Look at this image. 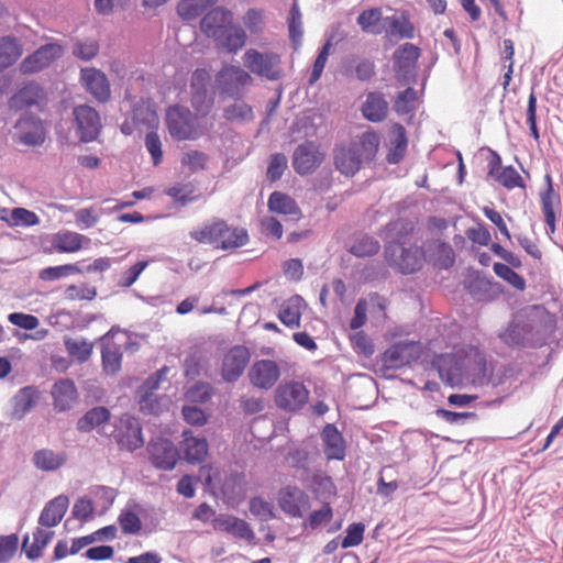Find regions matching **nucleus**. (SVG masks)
Returning a JSON list of instances; mask_svg holds the SVG:
<instances>
[{
  "label": "nucleus",
  "mask_w": 563,
  "mask_h": 563,
  "mask_svg": "<svg viewBox=\"0 0 563 563\" xmlns=\"http://www.w3.org/2000/svg\"><path fill=\"white\" fill-rule=\"evenodd\" d=\"M379 143V135L375 131H366L349 144L336 145L333 150L335 168L345 177H353L375 161Z\"/></svg>",
  "instance_id": "obj_1"
},
{
  "label": "nucleus",
  "mask_w": 563,
  "mask_h": 563,
  "mask_svg": "<svg viewBox=\"0 0 563 563\" xmlns=\"http://www.w3.org/2000/svg\"><path fill=\"white\" fill-rule=\"evenodd\" d=\"M189 236L198 243L211 244L223 251L236 250L250 241L246 229L230 225L221 218L205 222L201 228L190 231Z\"/></svg>",
  "instance_id": "obj_2"
},
{
  "label": "nucleus",
  "mask_w": 563,
  "mask_h": 563,
  "mask_svg": "<svg viewBox=\"0 0 563 563\" xmlns=\"http://www.w3.org/2000/svg\"><path fill=\"white\" fill-rule=\"evenodd\" d=\"M384 253L388 265L404 275L413 274L423 266V249L416 244L386 243Z\"/></svg>",
  "instance_id": "obj_3"
},
{
  "label": "nucleus",
  "mask_w": 563,
  "mask_h": 563,
  "mask_svg": "<svg viewBox=\"0 0 563 563\" xmlns=\"http://www.w3.org/2000/svg\"><path fill=\"white\" fill-rule=\"evenodd\" d=\"M242 59L251 74L269 81L280 80L285 75L282 67V56L274 51L249 48Z\"/></svg>",
  "instance_id": "obj_4"
},
{
  "label": "nucleus",
  "mask_w": 563,
  "mask_h": 563,
  "mask_svg": "<svg viewBox=\"0 0 563 563\" xmlns=\"http://www.w3.org/2000/svg\"><path fill=\"white\" fill-rule=\"evenodd\" d=\"M420 48L412 43L401 44L393 53V70L397 82L401 86L417 81Z\"/></svg>",
  "instance_id": "obj_5"
},
{
  "label": "nucleus",
  "mask_w": 563,
  "mask_h": 563,
  "mask_svg": "<svg viewBox=\"0 0 563 563\" xmlns=\"http://www.w3.org/2000/svg\"><path fill=\"white\" fill-rule=\"evenodd\" d=\"M253 82L251 74L240 66H224L216 76V84L221 95L241 100L245 89Z\"/></svg>",
  "instance_id": "obj_6"
},
{
  "label": "nucleus",
  "mask_w": 563,
  "mask_h": 563,
  "mask_svg": "<svg viewBox=\"0 0 563 563\" xmlns=\"http://www.w3.org/2000/svg\"><path fill=\"white\" fill-rule=\"evenodd\" d=\"M112 437L120 450L134 452L144 445L142 426L137 418L124 413L113 423Z\"/></svg>",
  "instance_id": "obj_7"
},
{
  "label": "nucleus",
  "mask_w": 563,
  "mask_h": 563,
  "mask_svg": "<svg viewBox=\"0 0 563 563\" xmlns=\"http://www.w3.org/2000/svg\"><path fill=\"white\" fill-rule=\"evenodd\" d=\"M466 360L452 353H445L434 356L432 367L437 369L441 380L450 387H460L465 384Z\"/></svg>",
  "instance_id": "obj_8"
},
{
  "label": "nucleus",
  "mask_w": 563,
  "mask_h": 563,
  "mask_svg": "<svg viewBox=\"0 0 563 563\" xmlns=\"http://www.w3.org/2000/svg\"><path fill=\"white\" fill-rule=\"evenodd\" d=\"M309 399V390L303 383L290 380L282 383L275 390V405L283 411L296 412L305 407Z\"/></svg>",
  "instance_id": "obj_9"
},
{
  "label": "nucleus",
  "mask_w": 563,
  "mask_h": 563,
  "mask_svg": "<svg viewBox=\"0 0 563 563\" xmlns=\"http://www.w3.org/2000/svg\"><path fill=\"white\" fill-rule=\"evenodd\" d=\"M166 125L172 137L178 141L196 139L195 117L184 106L175 104L167 109Z\"/></svg>",
  "instance_id": "obj_10"
},
{
  "label": "nucleus",
  "mask_w": 563,
  "mask_h": 563,
  "mask_svg": "<svg viewBox=\"0 0 563 563\" xmlns=\"http://www.w3.org/2000/svg\"><path fill=\"white\" fill-rule=\"evenodd\" d=\"M554 325L538 311L525 313V349H539L547 344Z\"/></svg>",
  "instance_id": "obj_11"
},
{
  "label": "nucleus",
  "mask_w": 563,
  "mask_h": 563,
  "mask_svg": "<svg viewBox=\"0 0 563 563\" xmlns=\"http://www.w3.org/2000/svg\"><path fill=\"white\" fill-rule=\"evenodd\" d=\"M146 452L152 465L162 471H172L175 468L179 452L176 445L166 438L152 439L146 445Z\"/></svg>",
  "instance_id": "obj_12"
},
{
  "label": "nucleus",
  "mask_w": 563,
  "mask_h": 563,
  "mask_svg": "<svg viewBox=\"0 0 563 563\" xmlns=\"http://www.w3.org/2000/svg\"><path fill=\"white\" fill-rule=\"evenodd\" d=\"M421 345L417 341H399L390 345L382 356V362L386 368H401L410 365L420 358Z\"/></svg>",
  "instance_id": "obj_13"
},
{
  "label": "nucleus",
  "mask_w": 563,
  "mask_h": 563,
  "mask_svg": "<svg viewBox=\"0 0 563 563\" xmlns=\"http://www.w3.org/2000/svg\"><path fill=\"white\" fill-rule=\"evenodd\" d=\"M64 48L58 43H46L41 45L32 54L24 57L20 64V71L23 75L36 74L47 68L53 62L60 58Z\"/></svg>",
  "instance_id": "obj_14"
},
{
  "label": "nucleus",
  "mask_w": 563,
  "mask_h": 563,
  "mask_svg": "<svg viewBox=\"0 0 563 563\" xmlns=\"http://www.w3.org/2000/svg\"><path fill=\"white\" fill-rule=\"evenodd\" d=\"M210 80L205 68H197L191 75V106L201 115H207L213 107V93L209 92Z\"/></svg>",
  "instance_id": "obj_15"
},
{
  "label": "nucleus",
  "mask_w": 563,
  "mask_h": 563,
  "mask_svg": "<svg viewBox=\"0 0 563 563\" xmlns=\"http://www.w3.org/2000/svg\"><path fill=\"white\" fill-rule=\"evenodd\" d=\"M76 134L82 143L97 140L101 131L99 113L88 104H80L73 110Z\"/></svg>",
  "instance_id": "obj_16"
},
{
  "label": "nucleus",
  "mask_w": 563,
  "mask_h": 563,
  "mask_svg": "<svg viewBox=\"0 0 563 563\" xmlns=\"http://www.w3.org/2000/svg\"><path fill=\"white\" fill-rule=\"evenodd\" d=\"M324 154L314 141L299 144L292 154V167L300 176L312 174L323 162Z\"/></svg>",
  "instance_id": "obj_17"
},
{
  "label": "nucleus",
  "mask_w": 563,
  "mask_h": 563,
  "mask_svg": "<svg viewBox=\"0 0 563 563\" xmlns=\"http://www.w3.org/2000/svg\"><path fill=\"white\" fill-rule=\"evenodd\" d=\"M251 360L250 350L244 345H233L225 354L221 364V376L227 383L236 382Z\"/></svg>",
  "instance_id": "obj_18"
},
{
  "label": "nucleus",
  "mask_w": 563,
  "mask_h": 563,
  "mask_svg": "<svg viewBox=\"0 0 563 563\" xmlns=\"http://www.w3.org/2000/svg\"><path fill=\"white\" fill-rule=\"evenodd\" d=\"M47 95L45 89L35 80L25 82L9 99L11 110L21 111L31 107H41L46 103Z\"/></svg>",
  "instance_id": "obj_19"
},
{
  "label": "nucleus",
  "mask_w": 563,
  "mask_h": 563,
  "mask_svg": "<svg viewBox=\"0 0 563 563\" xmlns=\"http://www.w3.org/2000/svg\"><path fill=\"white\" fill-rule=\"evenodd\" d=\"M250 383L260 389H271L280 377V368L275 361H255L247 373Z\"/></svg>",
  "instance_id": "obj_20"
},
{
  "label": "nucleus",
  "mask_w": 563,
  "mask_h": 563,
  "mask_svg": "<svg viewBox=\"0 0 563 563\" xmlns=\"http://www.w3.org/2000/svg\"><path fill=\"white\" fill-rule=\"evenodd\" d=\"M80 81L85 89L99 102L110 99V84L104 73L97 68H84L80 70Z\"/></svg>",
  "instance_id": "obj_21"
},
{
  "label": "nucleus",
  "mask_w": 563,
  "mask_h": 563,
  "mask_svg": "<svg viewBox=\"0 0 563 563\" xmlns=\"http://www.w3.org/2000/svg\"><path fill=\"white\" fill-rule=\"evenodd\" d=\"M216 46L228 53H236L246 43L247 35L239 24L229 22L223 29L217 33H212Z\"/></svg>",
  "instance_id": "obj_22"
},
{
  "label": "nucleus",
  "mask_w": 563,
  "mask_h": 563,
  "mask_svg": "<svg viewBox=\"0 0 563 563\" xmlns=\"http://www.w3.org/2000/svg\"><path fill=\"white\" fill-rule=\"evenodd\" d=\"M466 289L475 300L488 301L501 292L503 286L500 283L495 282L492 276L476 272L475 275L470 278Z\"/></svg>",
  "instance_id": "obj_23"
},
{
  "label": "nucleus",
  "mask_w": 563,
  "mask_h": 563,
  "mask_svg": "<svg viewBox=\"0 0 563 563\" xmlns=\"http://www.w3.org/2000/svg\"><path fill=\"white\" fill-rule=\"evenodd\" d=\"M41 124L42 121L36 114H22L14 124V129L21 131L19 142L27 146L41 145L44 142V134L40 131Z\"/></svg>",
  "instance_id": "obj_24"
},
{
  "label": "nucleus",
  "mask_w": 563,
  "mask_h": 563,
  "mask_svg": "<svg viewBox=\"0 0 563 563\" xmlns=\"http://www.w3.org/2000/svg\"><path fill=\"white\" fill-rule=\"evenodd\" d=\"M307 504V494L297 486L288 485L278 492V505L290 517L301 518L303 516L301 507Z\"/></svg>",
  "instance_id": "obj_25"
},
{
  "label": "nucleus",
  "mask_w": 563,
  "mask_h": 563,
  "mask_svg": "<svg viewBox=\"0 0 563 563\" xmlns=\"http://www.w3.org/2000/svg\"><path fill=\"white\" fill-rule=\"evenodd\" d=\"M54 408L59 412L68 411L73 408L78 397L75 383L69 378L57 380L52 388Z\"/></svg>",
  "instance_id": "obj_26"
},
{
  "label": "nucleus",
  "mask_w": 563,
  "mask_h": 563,
  "mask_svg": "<svg viewBox=\"0 0 563 563\" xmlns=\"http://www.w3.org/2000/svg\"><path fill=\"white\" fill-rule=\"evenodd\" d=\"M69 506V499L65 495H58L45 504L38 517L42 527H56L64 518Z\"/></svg>",
  "instance_id": "obj_27"
},
{
  "label": "nucleus",
  "mask_w": 563,
  "mask_h": 563,
  "mask_svg": "<svg viewBox=\"0 0 563 563\" xmlns=\"http://www.w3.org/2000/svg\"><path fill=\"white\" fill-rule=\"evenodd\" d=\"M321 438L324 444V454L328 460H344L345 441L334 424H325L321 432Z\"/></svg>",
  "instance_id": "obj_28"
},
{
  "label": "nucleus",
  "mask_w": 563,
  "mask_h": 563,
  "mask_svg": "<svg viewBox=\"0 0 563 563\" xmlns=\"http://www.w3.org/2000/svg\"><path fill=\"white\" fill-rule=\"evenodd\" d=\"M111 419L110 410L104 406H96L86 411L76 422V428L81 433H89L98 429L99 434H104L100 428Z\"/></svg>",
  "instance_id": "obj_29"
},
{
  "label": "nucleus",
  "mask_w": 563,
  "mask_h": 563,
  "mask_svg": "<svg viewBox=\"0 0 563 563\" xmlns=\"http://www.w3.org/2000/svg\"><path fill=\"white\" fill-rule=\"evenodd\" d=\"M184 457L188 463H201L208 453V442L205 437H194L190 430L183 432Z\"/></svg>",
  "instance_id": "obj_30"
},
{
  "label": "nucleus",
  "mask_w": 563,
  "mask_h": 563,
  "mask_svg": "<svg viewBox=\"0 0 563 563\" xmlns=\"http://www.w3.org/2000/svg\"><path fill=\"white\" fill-rule=\"evenodd\" d=\"M361 110L366 120L382 122L387 117L388 102L383 93L371 91L366 95V100Z\"/></svg>",
  "instance_id": "obj_31"
},
{
  "label": "nucleus",
  "mask_w": 563,
  "mask_h": 563,
  "mask_svg": "<svg viewBox=\"0 0 563 563\" xmlns=\"http://www.w3.org/2000/svg\"><path fill=\"white\" fill-rule=\"evenodd\" d=\"M32 462L37 470L54 472L67 462V453L65 451L55 452L51 449H41L34 452Z\"/></svg>",
  "instance_id": "obj_32"
},
{
  "label": "nucleus",
  "mask_w": 563,
  "mask_h": 563,
  "mask_svg": "<svg viewBox=\"0 0 563 563\" xmlns=\"http://www.w3.org/2000/svg\"><path fill=\"white\" fill-rule=\"evenodd\" d=\"M544 180L547 184V189L540 195L542 212L544 214V222L548 227V233H554L556 216L553 207V200L556 199L558 205L561 202L560 197L554 192L552 177L549 173L545 174Z\"/></svg>",
  "instance_id": "obj_33"
},
{
  "label": "nucleus",
  "mask_w": 563,
  "mask_h": 563,
  "mask_svg": "<svg viewBox=\"0 0 563 563\" xmlns=\"http://www.w3.org/2000/svg\"><path fill=\"white\" fill-rule=\"evenodd\" d=\"M38 400V391L33 386L21 388L13 397L12 418L21 420L29 413Z\"/></svg>",
  "instance_id": "obj_34"
},
{
  "label": "nucleus",
  "mask_w": 563,
  "mask_h": 563,
  "mask_svg": "<svg viewBox=\"0 0 563 563\" xmlns=\"http://www.w3.org/2000/svg\"><path fill=\"white\" fill-rule=\"evenodd\" d=\"M230 11L221 7L212 8L201 19L200 30L206 36L212 37V33L223 29L230 22Z\"/></svg>",
  "instance_id": "obj_35"
},
{
  "label": "nucleus",
  "mask_w": 563,
  "mask_h": 563,
  "mask_svg": "<svg viewBox=\"0 0 563 563\" xmlns=\"http://www.w3.org/2000/svg\"><path fill=\"white\" fill-rule=\"evenodd\" d=\"M525 314L516 316L499 334L500 340L510 347L525 349Z\"/></svg>",
  "instance_id": "obj_36"
},
{
  "label": "nucleus",
  "mask_w": 563,
  "mask_h": 563,
  "mask_svg": "<svg viewBox=\"0 0 563 563\" xmlns=\"http://www.w3.org/2000/svg\"><path fill=\"white\" fill-rule=\"evenodd\" d=\"M311 492L319 500L329 501L330 498L336 496L338 489L331 476L323 473H316L311 477Z\"/></svg>",
  "instance_id": "obj_37"
},
{
  "label": "nucleus",
  "mask_w": 563,
  "mask_h": 563,
  "mask_svg": "<svg viewBox=\"0 0 563 563\" xmlns=\"http://www.w3.org/2000/svg\"><path fill=\"white\" fill-rule=\"evenodd\" d=\"M21 56V45L11 35L0 38V70L11 67Z\"/></svg>",
  "instance_id": "obj_38"
},
{
  "label": "nucleus",
  "mask_w": 563,
  "mask_h": 563,
  "mask_svg": "<svg viewBox=\"0 0 563 563\" xmlns=\"http://www.w3.org/2000/svg\"><path fill=\"white\" fill-rule=\"evenodd\" d=\"M267 207L271 212L280 214L298 216L300 213V209L296 201L290 196L282 191H274L271 194Z\"/></svg>",
  "instance_id": "obj_39"
},
{
  "label": "nucleus",
  "mask_w": 563,
  "mask_h": 563,
  "mask_svg": "<svg viewBox=\"0 0 563 563\" xmlns=\"http://www.w3.org/2000/svg\"><path fill=\"white\" fill-rule=\"evenodd\" d=\"M218 0H180L177 4V14L185 21H191L201 15Z\"/></svg>",
  "instance_id": "obj_40"
},
{
  "label": "nucleus",
  "mask_w": 563,
  "mask_h": 563,
  "mask_svg": "<svg viewBox=\"0 0 563 563\" xmlns=\"http://www.w3.org/2000/svg\"><path fill=\"white\" fill-rule=\"evenodd\" d=\"M289 40L295 49H298L302 44L303 27L302 15L298 3L295 1L289 10L287 18Z\"/></svg>",
  "instance_id": "obj_41"
},
{
  "label": "nucleus",
  "mask_w": 563,
  "mask_h": 563,
  "mask_svg": "<svg viewBox=\"0 0 563 563\" xmlns=\"http://www.w3.org/2000/svg\"><path fill=\"white\" fill-rule=\"evenodd\" d=\"M302 302V297L296 295L280 308L278 318L283 324L291 329L299 327L301 317L300 307Z\"/></svg>",
  "instance_id": "obj_42"
},
{
  "label": "nucleus",
  "mask_w": 563,
  "mask_h": 563,
  "mask_svg": "<svg viewBox=\"0 0 563 563\" xmlns=\"http://www.w3.org/2000/svg\"><path fill=\"white\" fill-rule=\"evenodd\" d=\"M385 23L388 25L386 32L389 35H397L400 38L407 40L415 37V25L405 14L387 16L385 18Z\"/></svg>",
  "instance_id": "obj_43"
},
{
  "label": "nucleus",
  "mask_w": 563,
  "mask_h": 563,
  "mask_svg": "<svg viewBox=\"0 0 563 563\" xmlns=\"http://www.w3.org/2000/svg\"><path fill=\"white\" fill-rule=\"evenodd\" d=\"M132 122L137 128L153 129L157 126L158 117L156 111L145 103L134 104L131 113Z\"/></svg>",
  "instance_id": "obj_44"
},
{
  "label": "nucleus",
  "mask_w": 563,
  "mask_h": 563,
  "mask_svg": "<svg viewBox=\"0 0 563 563\" xmlns=\"http://www.w3.org/2000/svg\"><path fill=\"white\" fill-rule=\"evenodd\" d=\"M411 231L412 225L401 219L388 222L384 229L387 243L398 242L406 245Z\"/></svg>",
  "instance_id": "obj_45"
},
{
  "label": "nucleus",
  "mask_w": 563,
  "mask_h": 563,
  "mask_svg": "<svg viewBox=\"0 0 563 563\" xmlns=\"http://www.w3.org/2000/svg\"><path fill=\"white\" fill-rule=\"evenodd\" d=\"M380 249L379 242L367 234L360 235L350 246L349 252L356 257L373 256Z\"/></svg>",
  "instance_id": "obj_46"
},
{
  "label": "nucleus",
  "mask_w": 563,
  "mask_h": 563,
  "mask_svg": "<svg viewBox=\"0 0 563 563\" xmlns=\"http://www.w3.org/2000/svg\"><path fill=\"white\" fill-rule=\"evenodd\" d=\"M223 118L231 122L252 121L254 119L253 108L242 99L235 100L234 103L223 109Z\"/></svg>",
  "instance_id": "obj_47"
},
{
  "label": "nucleus",
  "mask_w": 563,
  "mask_h": 563,
  "mask_svg": "<svg viewBox=\"0 0 563 563\" xmlns=\"http://www.w3.org/2000/svg\"><path fill=\"white\" fill-rule=\"evenodd\" d=\"M432 261L437 268L450 269L455 263V253L451 244L437 241Z\"/></svg>",
  "instance_id": "obj_48"
},
{
  "label": "nucleus",
  "mask_w": 563,
  "mask_h": 563,
  "mask_svg": "<svg viewBox=\"0 0 563 563\" xmlns=\"http://www.w3.org/2000/svg\"><path fill=\"white\" fill-rule=\"evenodd\" d=\"M64 344L69 356L79 363L88 361L92 353V344L85 339L68 338L64 341Z\"/></svg>",
  "instance_id": "obj_49"
},
{
  "label": "nucleus",
  "mask_w": 563,
  "mask_h": 563,
  "mask_svg": "<svg viewBox=\"0 0 563 563\" xmlns=\"http://www.w3.org/2000/svg\"><path fill=\"white\" fill-rule=\"evenodd\" d=\"M383 19V12L379 8H372L362 11L356 21L362 31L372 34H380L382 30L375 29L378 22Z\"/></svg>",
  "instance_id": "obj_50"
},
{
  "label": "nucleus",
  "mask_w": 563,
  "mask_h": 563,
  "mask_svg": "<svg viewBox=\"0 0 563 563\" xmlns=\"http://www.w3.org/2000/svg\"><path fill=\"white\" fill-rule=\"evenodd\" d=\"M99 43L96 40H77L71 46V54L84 62L93 59L99 53Z\"/></svg>",
  "instance_id": "obj_51"
},
{
  "label": "nucleus",
  "mask_w": 563,
  "mask_h": 563,
  "mask_svg": "<svg viewBox=\"0 0 563 563\" xmlns=\"http://www.w3.org/2000/svg\"><path fill=\"white\" fill-rule=\"evenodd\" d=\"M494 273L509 285H511L517 290L526 289V280L525 278L515 272L514 268L504 264V263H495L493 266Z\"/></svg>",
  "instance_id": "obj_52"
},
{
  "label": "nucleus",
  "mask_w": 563,
  "mask_h": 563,
  "mask_svg": "<svg viewBox=\"0 0 563 563\" xmlns=\"http://www.w3.org/2000/svg\"><path fill=\"white\" fill-rule=\"evenodd\" d=\"M82 239H85V236L76 232L59 233L55 240V247L59 252H76L81 249Z\"/></svg>",
  "instance_id": "obj_53"
},
{
  "label": "nucleus",
  "mask_w": 563,
  "mask_h": 563,
  "mask_svg": "<svg viewBox=\"0 0 563 563\" xmlns=\"http://www.w3.org/2000/svg\"><path fill=\"white\" fill-rule=\"evenodd\" d=\"M249 508L251 514L261 521H268L276 517L273 504L258 496L250 499Z\"/></svg>",
  "instance_id": "obj_54"
},
{
  "label": "nucleus",
  "mask_w": 563,
  "mask_h": 563,
  "mask_svg": "<svg viewBox=\"0 0 563 563\" xmlns=\"http://www.w3.org/2000/svg\"><path fill=\"white\" fill-rule=\"evenodd\" d=\"M187 185L177 184L175 186L168 187L164 190V194L168 197L173 198V200L179 205V207L184 208L188 203L195 202L198 200L199 195H194L192 189L187 190Z\"/></svg>",
  "instance_id": "obj_55"
},
{
  "label": "nucleus",
  "mask_w": 563,
  "mask_h": 563,
  "mask_svg": "<svg viewBox=\"0 0 563 563\" xmlns=\"http://www.w3.org/2000/svg\"><path fill=\"white\" fill-rule=\"evenodd\" d=\"M76 273H81V269L76 264H65L59 266H49L46 268H43L38 277L42 280L51 282V280H57L62 277H66Z\"/></svg>",
  "instance_id": "obj_56"
},
{
  "label": "nucleus",
  "mask_w": 563,
  "mask_h": 563,
  "mask_svg": "<svg viewBox=\"0 0 563 563\" xmlns=\"http://www.w3.org/2000/svg\"><path fill=\"white\" fill-rule=\"evenodd\" d=\"M40 222L37 214L33 211H30L25 208H13L10 211V219L7 220V223L11 227H33Z\"/></svg>",
  "instance_id": "obj_57"
},
{
  "label": "nucleus",
  "mask_w": 563,
  "mask_h": 563,
  "mask_svg": "<svg viewBox=\"0 0 563 563\" xmlns=\"http://www.w3.org/2000/svg\"><path fill=\"white\" fill-rule=\"evenodd\" d=\"M495 179L506 187L507 189L525 188L526 185L523 183L522 177L516 170V168L511 165L506 166L496 177Z\"/></svg>",
  "instance_id": "obj_58"
},
{
  "label": "nucleus",
  "mask_w": 563,
  "mask_h": 563,
  "mask_svg": "<svg viewBox=\"0 0 563 563\" xmlns=\"http://www.w3.org/2000/svg\"><path fill=\"white\" fill-rule=\"evenodd\" d=\"M365 525L362 522H354L347 526L345 537L342 539L341 547L349 549L360 545L364 540Z\"/></svg>",
  "instance_id": "obj_59"
},
{
  "label": "nucleus",
  "mask_w": 563,
  "mask_h": 563,
  "mask_svg": "<svg viewBox=\"0 0 563 563\" xmlns=\"http://www.w3.org/2000/svg\"><path fill=\"white\" fill-rule=\"evenodd\" d=\"M333 517V510L329 501L322 503L320 509L313 510L307 522L303 523L305 527H309L312 530L318 529L322 523L329 522Z\"/></svg>",
  "instance_id": "obj_60"
},
{
  "label": "nucleus",
  "mask_w": 563,
  "mask_h": 563,
  "mask_svg": "<svg viewBox=\"0 0 563 563\" xmlns=\"http://www.w3.org/2000/svg\"><path fill=\"white\" fill-rule=\"evenodd\" d=\"M103 371L113 375L121 368L122 354L118 349L104 347L101 352Z\"/></svg>",
  "instance_id": "obj_61"
},
{
  "label": "nucleus",
  "mask_w": 563,
  "mask_h": 563,
  "mask_svg": "<svg viewBox=\"0 0 563 563\" xmlns=\"http://www.w3.org/2000/svg\"><path fill=\"white\" fill-rule=\"evenodd\" d=\"M121 530L125 534H136L142 529L140 517L131 510H123L118 518Z\"/></svg>",
  "instance_id": "obj_62"
},
{
  "label": "nucleus",
  "mask_w": 563,
  "mask_h": 563,
  "mask_svg": "<svg viewBox=\"0 0 563 563\" xmlns=\"http://www.w3.org/2000/svg\"><path fill=\"white\" fill-rule=\"evenodd\" d=\"M244 475L241 473L231 474L222 485V493L228 498H235L244 490Z\"/></svg>",
  "instance_id": "obj_63"
},
{
  "label": "nucleus",
  "mask_w": 563,
  "mask_h": 563,
  "mask_svg": "<svg viewBox=\"0 0 563 563\" xmlns=\"http://www.w3.org/2000/svg\"><path fill=\"white\" fill-rule=\"evenodd\" d=\"M286 168H287V158L284 154L277 153V154L272 155L271 161L268 163L267 172H266L267 179L271 183H275V181L279 180L283 177Z\"/></svg>",
  "instance_id": "obj_64"
}]
</instances>
